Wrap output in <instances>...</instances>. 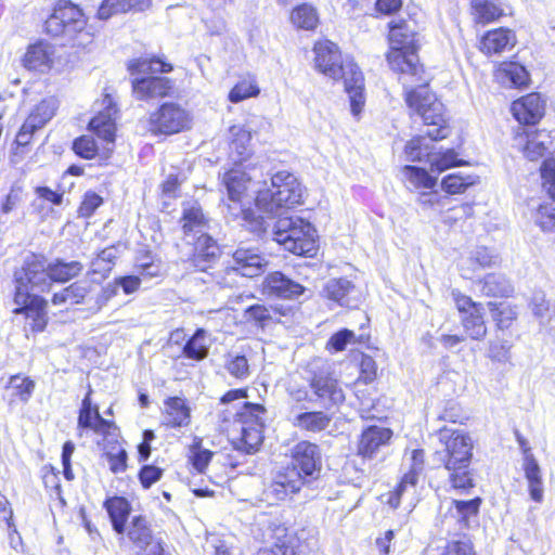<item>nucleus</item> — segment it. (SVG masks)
I'll return each mask as SVG.
<instances>
[{
	"instance_id": "f257e3e1",
	"label": "nucleus",
	"mask_w": 555,
	"mask_h": 555,
	"mask_svg": "<svg viewBox=\"0 0 555 555\" xmlns=\"http://www.w3.org/2000/svg\"><path fill=\"white\" fill-rule=\"evenodd\" d=\"M416 51L390 48L387 61L392 70L404 76L415 77V81L421 82L416 88L405 90V102L422 118L425 125L436 127L427 131L430 141L442 140L450 134L444 118V105L437 99L436 94L429 91L426 80L421 77L423 68L418 64Z\"/></svg>"
},
{
	"instance_id": "f03ea898",
	"label": "nucleus",
	"mask_w": 555,
	"mask_h": 555,
	"mask_svg": "<svg viewBox=\"0 0 555 555\" xmlns=\"http://www.w3.org/2000/svg\"><path fill=\"white\" fill-rule=\"evenodd\" d=\"M15 293L13 312L23 313L31 319V328L42 332L48 323L47 300L36 293L50 292L52 278L49 267L37 256L31 255L24 261L23 267L14 273Z\"/></svg>"
},
{
	"instance_id": "7ed1b4c3",
	"label": "nucleus",
	"mask_w": 555,
	"mask_h": 555,
	"mask_svg": "<svg viewBox=\"0 0 555 555\" xmlns=\"http://www.w3.org/2000/svg\"><path fill=\"white\" fill-rule=\"evenodd\" d=\"M248 230L260 237H271L285 250L298 256L312 257L318 250L315 229L299 217L259 215L250 221Z\"/></svg>"
},
{
	"instance_id": "20e7f679",
	"label": "nucleus",
	"mask_w": 555,
	"mask_h": 555,
	"mask_svg": "<svg viewBox=\"0 0 555 555\" xmlns=\"http://www.w3.org/2000/svg\"><path fill=\"white\" fill-rule=\"evenodd\" d=\"M314 64L319 72L332 79H344L345 90L349 95L351 113L359 116L365 99L363 94L364 78L357 64L344 61L337 44L332 41H319L314 44Z\"/></svg>"
},
{
	"instance_id": "39448f33",
	"label": "nucleus",
	"mask_w": 555,
	"mask_h": 555,
	"mask_svg": "<svg viewBox=\"0 0 555 555\" xmlns=\"http://www.w3.org/2000/svg\"><path fill=\"white\" fill-rule=\"evenodd\" d=\"M442 448L435 452L436 460L449 472V481L456 490L474 487L469 465L473 457V440L461 430L442 428L438 433Z\"/></svg>"
},
{
	"instance_id": "423d86ee",
	"label": "nucleus",
	"mask_w": 555,
	"mask_h": 555,
	"mask_svg": "<svg viewBox=\"0 0 555 555\" xmlns=\"http://www.w3.org/2000/svg\"><path fill=\"white\" fill-rule=\"evenodd\" d=\"M258 210L267 217L280 216L282 209H291L302 203V186L289 171H278L271 177V188L257 191Z\"/></svg>"
},
{
	"instance_id": "0eeeda50",
	"label": "nucleus",
	"mask_w": 555,
	"mask_h": 555,
	"mask_svg": "<svg viewBox=\"0 0 555 555\" xmlns=\"http://www.w3.org/2000/svg\"><path fill=\"white\" fill-rule=\"evenodd\" d=\"M130 74H151V76L134 78L132 90L138 100H152L169 96L175 83L170 78L153 76L157 73H170L172 65L158 57H139L128 64Z\"/></svg>"
},
{
	"instance_id": "6e6552de",
	"label": "nucleus",
	"mask_w": 555,
	"mask_h": 555,
	"mask_svg": "<svg viewBox=\"0 0 555 555\" xmlns=\"http://www.w3.org/2000/svg\"><path fill=\"white\" fill-rule=\"evenodd\" d=\"M86 25L87 20L81 9L69 1L61 0L46 21V30L53 37L64 38V44L85 47L91 42Z\"/></svg>"
},
{
	"instance_id": "1a4fd4ad",
	"label": "nucleus",
	"mask_w": 555,
	"mask_h": 555,
	"mask_svg": "<svg viewBox=\"0 0 555 555\" xmlns=\"http://www.w3.org/2000/svg\"><path fill=\"white\" fill-rule=\"evenodd\" d=\"M222 183L228 196V202H223L224 215L233 220L242 218L245 222L244 225L249 229L250 221L258 217L253 210L245 208V205L249 204L251 199V193H254L255 182L253 178L237 167L224 173Z\"/></svg>"
},
{
	"instance_id": "9d476101",
	"label": "nucleus",
	"mask_w": 555,
	"mask_h": 555,
	"mask_svg": "<svg viewBox=\"0 0 555 555\" xmlns=\"http://www.w3.org/2000/svg\"><path fill=\"white\" fill-rule=\"evenodd\" d=\"M266 408L262 404L243 402L235 414V425L241 437L234 441L235 448L248 454L258 451L263 441Z\"/></svg>"
},
{
	"instance_id": "9b49d317",
	"label": "nucleus",
	"mask_w": 555,
	"mask_h": 555,
	"mask_svg": "<svg viewBox=\"0 0 555 555\" xmlns=\"http://www.w3.org/2000/svg\"><path fill=\"white\" fill-rule=\"evenodd\" d=\"M191 120V115L184 107L167 102L150 115L149 129L154 134L171 135L189 129Z\"/></svg>"
},
{
	"instance_id": "f8f14e48",
	"label": "nucleus",
	"mask_w": 555,
	"mask_h": 555,
	"mask_svg": "<svg viewBox=\"0 0 555 555\" xmlns=\"http://www.w3.org/2000/svg\"><path fill=\"white\" fill-rule=\"evenodd\" d=\"M309 386L313 393V402L319 403L325 410L341 404L345 401V393L338 380L328 372L314 373Z\"/></svg>"
},
{
	"instance_id": "ddd939ff",
	"label": "nucleus",
	"mask_w": 555,
	"mask_h": 555,
	"mask_svg": "<svg viewBox=\"0 0 555 555\" xmlns=\"http://www.w3.org/2000/svg\"><path fill=\"white\" fill-rule=\"evenodd\" d=\"M288 467L300 472L306 483L315 479L322 467L319 446L306 440L296 443L292 449V464Z\"/></svg>"
},
{
	"instance_id": "4468645a",
	"label": "nucleus",
	"mask_w": 555,
	"mask_h": 555,
	"mask_svg": "<svg viewBox=\"0 0 555 555\" xmlns=\"http://www.w3.org/2000/svg\"><path fill=\"white\" fill-rule=\"evenodd\" d=\"M269 266L268 259L254 248H237L233 254L230 275L255 278L262 274Z\"/></svg>"
},
{
	"instance_id": "2eb2a0df",
	"label": "nucleus",
	"mask_w": 555,
	"mask_h": 555,
	"mask_svg": "<svg viewBox=\"0 0 555 555\" xmlns=\"http://www.w3.org/2000/svg\"><path fill=\"white\" fill-rule=\"evenodd\" d=\"M392 437V430L376 425L362 430L358 441L357 452L364 460H373L386 448Z\"/></svg>"
},
{
	"instance_id": "dca6fc26",
	"label": "nucleus",
	"mask_w": 555,
	"mask_h": 555,
	"mask_svg": "<svg viewBox=\"0 0 555 555\" xmlns=\"http://www.w3.org/2000/svg\"><path fill=\"white\" fill-rule=\"evenodd\" d=\"M515 140L521 146L525 157L531 162L544 157L553 143L546 130L524 131Z\"/></svg>"
},
{
	"instance_id": "f3484780",
	"label": "nucleus",
	"mask_w": 555,
	"mask_h": 555,
	"mask_svg": "<svg viewBox=\"0 0 555 555\" xmlns=\"http://www.w3.org/2000/svg\"><path fill=\"white\" fill-rule=\"evenodd\" d=\"M323 293L328 300L340 307L354 308L360 301V294L354 284L344 278L328 280Z\"/></svg>"
},
{
	"instance_id": "a211bd4d",
	"label": "nucleus",
	"mask_w": 555,
	"mask_h": 555,
	"mask_svg": "<svg viewBox=\"0 0 555 555\" xmlns=\"http://www.w3.org/2000/svg\"><path fill=\"white\" fill-rule=\"evenodd\" d=\"M511 111L520 124L534 125L544 114V102L539 93H530L514 101Z\"/></svg>"
},
{
	"instance_id": "6ab92c4d",
	"label": "nucleus",
	"mask_w": 555,
	"mask_h": 555,
	"mask_svg": "<svg viewBox=\"0 0 555 555\" xmlns=\"http://www.w3.org/2000/svg\"><path fill=\"white\" fill-rule=\"evenodd\" d=\"M35 390V382L21 374L9 377L3 389V400L9 406H14L18 402L27 403Z\"/></svg>"
},
{
	"instance_id": "aec40b11",
	"label": "nucleus",
	"mask_w": 555,
	"mask_h": 555,
	"mask_svg": "<svg viewBox=\"0 0 555 555\" xmlns=\"http://www.w3.org/2000/svg\"><path fill=\"white\" fill-rule=\"evenodd\" d=\"M219 255L220 248L217 242L207 234H201L194 242L192 264L196 270L206 272Z\"/></svg>"
},
{
	"instance_id": "412c9836",
	"label": "nucleus",
	"mask_w": 555,
	"mask_h": 555,
	"mask_svg": "<svg viewBox=\"0 0 555 555\" xmlns=\"http://www.w3.org/2000/svg\"><path fill=\"white\" fill-rule=\"evenodd\" d=\"M264 288L270 295L283 299H296L307 291L299 283L286 278L281 272H273L264 280Z\"/></svg>"
},
{
	"instance_id": "4be33fe9",
	"label": "nucleus",
	"mask_w": 555,
	"mask_h": 555,
	"mask_svg": "<svg viewBox=\"0 0 555 555\" xmlns=\"http://www.w3.org/2000/svg\"><path fill=\"white\" fill-rule=\"evenodd\" d=\"M104 103H106L105 111L100 112L90 120L89 128L107 143H114L116 130L115 114L117 111L108 95L105 96Z\"/></svg>"
},
{
	"instance_id": "5701e85b",
	"label": "nucleus",
	"mask_w": 555,
	"mask_h": 555,
	"mask_svg": "<svg viewBox=\"0 0 555 555\" xmlns=\"http://www.w3.org/2000/svg\"><path fill=\"white\" fill-rule=\"evenodd\" d=\"M516 42L515 35L507 28H498L485 34L480 42V50L488 55L499 54L513 48Z\"/></svg>"
},
{
	"instance_id": "b1692460",
	"label": "nucleus",
	"mask_w": 555,
	"mask_h": 555,
	"mask_svg": "<svg viewBox=\"0 0 555 555\" xmlns=\"http://www.w3.org/2000/svg\"><path fill=\"white\" fill-rule=\"evenodd\" d=\"M251 121L247 125H234L230 128V151L235 163H241L250 155Z\"/></svg>"
},
{
	"instance_id": "393cba45",
	"label": "nucleus",
	"mask_w": 555,
	"mask_h": 555,
	"mask_svg": "<svg viewBox=\"0 0 555 555\" xmlns=\"http://www.w3.org/2000/svg\"><path fill=\"white\" fill-rule=\"evenodd\" d=\"M315 546V530L302 528L298 530L294 537L279 544L276 547L282 555H300L313 550Z\"/></svg>"
},
{
	"instance_id": "a878e982",
	"label": "nucleus",
	"mask_w": 555,
	"mask_h": 555,
	"mask_svg": "<svg viewBox=\"0 0 555 555\" xmlns=\"http://www.w3.org/2000/svg\"><path fill=\"white\" fill-rule=\"evenodd\" d=\"M257 524L263 531V540L268 542L271 541L274 546L284 543L292 538L287 532V527L278 515H260L257 519Z\"/></svg>"
},
{
	"instance_id": "bb28decb",
	"label": "nucleus",
	"mask_w": 555,
	"mask_h": 555,
	"mask_svg": "<svg viewBox=\"0 0 555 555\" xmlns=\"http://www.w3.org/2000/svg\"><path fill=\"white\" fill-rule=\"evenodd\" d=\"M91 292V284L88 281H77L70 285L53 293L51 302L54 306L79 305Z\"/></svg>"
},
{
	"instance_id": "cd10ccee",
	"label": "nucleus",
	"mask_w": 555,
	"mask_h": 555,
	"mask_svg": "<svg viewBox=\"0 0 555 555\" xmlns=\"http://www.w3.org/2000/svg\"><path fill=\"white\" fill-rule=\"evenodd\" d=\"M151 0H103L99 10L100 20H108L113 15L129 11H143L149 8Z\"/></svg>"
},
{
	"instance_id": "c85d7f7f",
	"label": "nucleus",
	"mask_w": 555,
	"mask_h": 555,
	"mask_svg": "<svg viewBox=\"0 0 555 555\" xmlns=\"http://www.w3.org/2000/svg\"><path fill=\"white\" fill-rule=\"evenodd\" d=\"M332 422V415L323 411H306L295 415L293 425L301 430L320 433Z\"/></svg>"
},
{
	"instance_id": "c756f323",
	"label": "nucleus",
	"mask_w": 555,
	"mask_h": 555,
	"mask_svg": "<svg viewBox=\"0 0 555 555\" xmlns=\"http://www.w3.org/2000/svg\"><path fill=\"white\" fill-rule=\"evenodd\" d=\"M389 27L390 48L417 50L416 34L406 22H391Z\"/></svg>"
},
{
	"instance_id": "7c9ffc66",
	"label": "nucleus",
	"mask_w": 555,
	"mask_h": 555,
	"mask_svg": "<svg viewBox=\"0 0 555 555\" xmlns=\"http://www.w3.org/2000/svg\"><path fill=\"white\" fill-rule=\"evenodd\" d=\"M209 348L210 344L207 338V332L204 328H197L185 341L182 348V356L186 359L199 362L207 358Z\"/></svg>"
},
{
	"instance_id": "2f4dec72",
	"label": "nucleus",
	"mask_w": 555,
	"mask_h": 555,
	"mask_svg": "<svg viewBox=\"0 0 555 555\" xmlns=\"http://www.w3.org/2000/svg\"><path fill=\"white\" fill-rule=\"evenodd\" d=\"M190 418V409L183 399L173 397L166 401L165 425L172 428L186 426Z\"/></svg>"
},
{
	"instance_id": "473e14b6",
	"label": "nucleus",
	"mask_w": 555,
	"mask_h": 555,
	"mask_svg": "<svg viewBox=\"0 0 555 555\" xmlns=\"http://www.w3.org/2000/svg\"><path fill=\"white\" fill-rule=\"evenodd\" d=\"M127 537L139 550H145L152 542L153 535L149 521L143 516H133L125 530Z\"/></svg>"
},
{
	"instance_id": "72a5a7b5",
	"label": "nucleus",
	"mask_w": 555,
	"mask_h": 555,
	"mask_svg": "<svg viewBox=\"0 0 555 555\" xmlns=\"http://www.w3.org/2000/svg\"><path fill=\"white\" fill-rule=\"evenodd\" d=\"M104 506L111 518L113 529L117 533L122 534L126 530L125 524L130 513V505L128 501L124 498L114 496L107 499Z\"/></svg>"
},
{
	"instance_id": "f704fd0d",
	"label": "nucleus",
	"mask_w": 555,
	"mask_h": 555,
	"mask_svg": "<svg viewBox=\"0 0 555 555\" xmlns=\"http://www.w3.org/2000/svg\"><path fill=\"white\" fill-rule=\"evenodd\" d=\"M59 103L55 98L43 99L26 118V128H42L55 115Z\"/></svg>"
},
{
	"instance_id": "c9c22d12",
	"label": "nucleus",
	"mask_w": 555,
	"mask_h": 555,
	"mask_svg": "<svg viewBox=\"0 0 555 555\" xmlns=\"http://www.w3.org/2000/svg\"><path fill=\"white\" fill-rule=\"evenodd\" d=\"M24 66L28 69L44 70L52 63V53L49 44L39 42L28 48L23 60Z\"/></svg>"
},
{
	"instance_id": "e433bc0d",
	"label": "nucleus",
	"mask_w": 555,
	"mask_h": 555,
	"mask_svg": "<svg viewBox=\"0 0 555 555\" xmlns=\"http://www.w3.org/2000/svg\"><path fill=\"white\" fill-rule=\"evenodd\" d=\"M182 229L186 236L206 234L204 232L206 228V219L202 211V208L196 204H190L184 207L183 215L181 218Z\"/></svg>"
},
{
	"instance_id": "4c0bfd02",
	"label": "nucleus",
	"mask_w": 555,
	"mask_h": 555,
	"mask_svg": "<svg viewBox=\"0 0 555 555\" xmlns=\"http://www.w3.org/2000/svg\"><path fill=\"white\" fill-rule=\"evenodd\" d=\"M78 428L91 429L98 435L107 436L111 434V429H116V425L114 422L103 418L99 411L80 410Z\"/></svg>"
},
{
	"instance_id": "58836bf2",
	"label": "nucleus",
	"mask_w": 555,
	"mask_h": 555,
	"mask_svg": "<svg viewBox=\"0 0 555 555\" xmlns=\"http://www.w3.org/2000/svg\"><path fill=\"white\" fill-rule=\"evenodd\" d=\"M485 309H477L468 314L461 315V324L466 336L474 340H481L487 335V325L483 319Z\"/></svg>"
},
{
	"instance_id": "ea45409f",
	"label": "nucleus",
	"mask_w": 555,
	"mask_h": 555,
	"mask_svg": "<svg viewBox=\"0 0 555 555\" xmlns=\"http://www.w3.org/2000/svg\"><path fill=\"white\" fill-rule=\"evenodd\" d=\"M531 309L542 326L555 331V307L546 300L544 293L538 292L531 300Z\"/></svg>"
},
{
	"instance_id": "a19ab883",
	"label": "nucleus",
	"mask_w": 555,
	"mask_h": 555,
	"mask_svg": "<svg viewBox=\"0 0 555 555\" xmlns=\"http://www.w3.org/2000/svg\"><path fill=\"white\" fill-rule=\"evenodd\" d=\"M481 283V292L486 296L508 297L514 291L511 282L501 273L487 274Z\"/></svg>"
},
{
	"instance_id": "79ce46f5",
	"label": "nucleus",
	"mask_w": 555,
	"mask_h": 555,
	"mask_svg": "<svg viewBox=\"0 0 555 555\" xmlns=\"http://www.w3.org/2000/svg\"><path fill=\"white\" fill-rule=\"evenodd\" d=\"M52 282H67L78 276L83 270V264L79 261H64L56 259L48 264Z\"/></svg>"
},
{
	"instance_id": "37998d69",
	"label": "nucleus",
	"mask_w": 555,
	"mask_h": 555,
	"mask_svg": "<svg viewBox=\"0 0 555 555\" xmlns=\"http://www.w3.org/2000/svg\"><path fill=\"white\" fill-rule=\"evenodd\" d=\"M525 475L528 480L531 499L535 502H541L543 500L541 470L532 455L526 456Z\"/></svg>"
},
{
	"instance_id": "c03bdc74",
	"label": "nucleus",
	"mask_w": 555,
	"mask_h": 555,
	"mask_svg": "<svg viewBox=\"0 0 555 555\" xmlns=\"http://www.w3.org/2000/svg\"><path fill=\"white\" fill-rule=\"evenodd\" d=\"M291 22L298 29L313 30L319 24V15L311 4L302 3L293 9Z\"/></svg>"
},
{
	"instance_id": "a18cd8bd",
	"label": "nucleus",
	"mask_w": 555,
	"mask_h": 555,
	"mask_svg": "<svg viewBox=\"0 0 555 555\" xmlns=\"http://www.w3.org/2000/svg\"><path fill=\"white\" fill-rule=\"evenodd\" d=\"M274 478L285 490L287 498L300 491L305 482V476L295 468L283 467L273 474Z\"/></svg>"
},
{
	"instance_id": "49530a36",
	"label": "nucleus",
	"mask_w": 555,
	"mask_h": 555,
	"mask_svg": "<svg viewBox=\"0 0 555 555\" xmlns=\"http://www.w3.org/2000/svg\"><path fill=\"white\" fill-rule=\"evenodd\" d=\"M403 175L410 189H433L437 183V178L421 167L408 165L403 168Z\"/></svg>"
},
{
	"instance_id": "de8ad7c7",
	"label": "nucleus",
	"mask_w": 555,
	"mask_h": 555,
	"mask_svg": "<svg viewBox=\"0 0 555 555\" xmlns=\"http://www.w3.org/2000/svg\"><path fill=\"white\" fill-rule=\"evenodd\" d=\"M499 77L503 82H509L513 87H524L529 81L527 69L518 63H503L499 69Z\"/></svg>"
},
{
	"instance_id": "09e8293b",
	"label": "nucleus",
	"mask_w": 555,
	"mask_h": 555,
	"mask_svg": "<svg viewBox=\"0 0 555 555\" xmlns=\"http://www.w3.org/2000/svg\"><path fill=\"white\" fill-rule=\"evenodd\" d=\"M406 159L410 162H422L426 159L429 163V156L433 155V145H430L423 135L411 139L404 149Z\"/></svg>"
},
{
	"instance_id": "8fccbe9b",
	"label": "nucleus",
	"mask_w": 555,
	"mask_h": 555,
	"mask_svg": "<svg viewBox=\"0 0 555 555\" xmlns=\"http://www.w3.org/2000/svg\"><path fill=\"white\" fill-rule=\"evenodd\" d=\"M489 310L499 330H507L517 318V311L506 302H489Z\"/></svg>"
},
{
	"instance_id": "3c124183",
	"label": "nucleus",
	"mask_w": 555,
	"mask_h": 555,
	"mask_svg": "<svg viewBox=\"0 0 555 555\" xmlns=\"http://www.w3.org/2000/svg\"><path fill=\"white\" fill-rule=\"evenodd\" d=\"M472 7L478 23H491L503 15V10L489 0H473Z\"/></svg>"
},
{
	"instance_id": "603ef678",
	"label": "nucleus",
	"mask_w": 555,
	"mask_h": 555,
	"mask_svg": "<svg viewBox=\"0 0 555 555\" xmlns=\"http://www.w3.org/2000/svg\"><path fill=\"white\" fill-rule=\"evenodd\" d=\"M116 258L117 249L114 246L102 249L98 254L96 258L91 261L90 273L105 276L112 270V266Z\"/></svg>"
},
{
	"instance_id": "864d4df0",
	"label": "nucleus",
	"mask_w": 555,
	"mask_h": 555,
	"mask_svg": "<svg viewBox=\"0 0 555 555\" xmlns=\"http://www.w3.org/2000/svg\"><path fill=\"white\" fill-rule=\"evenodd\" d=\"M462 164L463 162L457 159V154L453 149H448L444 152L439 153L433 152V155L429 156L430 169L438 173Z\"/></svg>"
},
{
	"instance_id": "5fc2aeb1",
	"label": "nucleus",
	"mask_w": 555,
	"mask_h": 555,
	"mask_svg": "<svg viewBox=\"0 0 555 555\" xmlns=\"http://www.w3.org/2000/svg\"><path fill=\"white\" fill-rule=\"evenodd\" d=\"M477 182V177L452 173L446 176L441 181V188L449 194H461L470 185Z\"/></svg>"
},
{
	"instance_id": "6e6d98bb",
	"label": "nucleus",
	"mask_w": 555,
	"mask_h": 555,
	"mask_svg": "<svg viewBox=\"0 0 555 555\" xmlns=\"http://www.w3.org/2000/svg\"><path fill=\"white\" fill-rule=\"evenodd\" d=\"M513 344L507 339L489 341L488 357L491 361L501 364L508 363L512 359Z\"/></svg>"
},
{
	"instance_id": "4d7b16f0",
	"label": "nucleus",
	"mask_w": 555,
	"mask_h": 555,
	"mask_svg": "<svg viewBox=\"0 0 555 555\" xmlns=\"http://www.w3.org/2000/svg\"><path fill=\"white\" fill-rule=\"evenodd\" d=\"M212 455L211 451L202 448V440L199 438L194 439L190 448V461L198 473H204Z\"/></svg>"
},
{
	"instance_id": "13d9d810",
	"label": "nucleus",
	"mask_w": 555,
	"mask_h": 555,
	"mask_svg": "<svg viewBox=\"0 0 555 555\" xmlns=\"http://www.w3.org/2000/svg\"><path fill=\"white\" fill-rule=\"evenodd\" d=\"M225 369L230 375L238 379L249 376V365L245 356L230 353L225 361Z\"/></svg>"
},
{
	"instance_id": "bf43d9fd",
	"label": "nucleus",
	"mask_w": 555,
	"mask_h": 555,
	"mask_svg": "<svg viewBox=\"0 0 555 555\" xmlns=\"http://www.w3.org/2000/svg\"><path fill=\"white\" fill-rule=\"evenodd\" d=\"M542 186L555 199V159L545 158L540 168Z\"/></svg>"
},
{
	"instance_id": "052dcab7",
	"label": "nucleus",
	"mask_w": 555,
	"mask_h": 555,
	"mask_svg": "<svg viewBox=\"0 0 555 555\" xmlns=\"http://www.w3.org/2000/svg\"><path fill=\"white\" fill-rule=\"evenodd\" d=\"M259 88L250 81H241L236 83L229 93V100L232 103H238L247 98L259 94Z\"/></svg>"
},
{
	"instance_id": "680f3d73",
	"label": "nucleus",
	"mask_w": 555,
	"mask_h": 555,
	"mask_svg": "<svg viewBox=\"0 0 555 555\" xmlns=\"http://www.w3.org/2000/svg\"><path fill=\"white\" fill-rule=\"evenodd\" d=\"M73 150L78 156L92 159L96 155L98 146L92 137L82 135L74 141Z\"/></svg>"
},
{
	"instance_id": "e2e57ef3",
	"label": "nucleus",
	"mask_w": 555,
	"mask_h": 555,
	"mask_svg": "<svg viewBox=\"0 0 555 555\" xmlns=\"http://www.w3.org/2000/svg\"><path fill=\"white\" fill-rule=\"evenodd\" d=\"M535 222L543 231H555V206L541 205L535 215Z\"/></svg>"
},
{
	"instance_id": "0e129e2a",
	"label": "nucleus",
	"mask_w": 555,
	"mask_h": 555,
	"mask_svg": "<svg viewBox=\"0 0 555 555\" xmlns=\"http://www.w3.org/2000/svg\"><path fill=\"white\" fill-rule=\"evenodd\" d=\"M451 295L461 315L468 314L482 307L480 302L474 301L470 297L462 294L457 289H453Z\"/></svg>"
},
{
	"instance_id": "69168bd1",
	"label": "nucleus",
	"mask_w": 555,
	"mask_h": 555,
	"mask_svg": "<svg viewBox=\"0 0 555 555\" xmlns=\"http://www.w3.org/2000/svg\"><path fill=\"white\" fill-rule=\"evenodd\" d=\"M102 203L103 198L99 194L91 191L87 192L78 209L79 217L89 218Z\"/></svg>"
},
{
	"instance_id": "338daca9",
	"label": "nucleus",
	"mask_w": 555,
	"mask_h": 555,
	"mask_svg": "<svg viewBox=\"0 0 555 555\" xmlns=\"http://www.w3.org/2000/svg\"><path fill=\"white\" fill-rule=\"evenodd\" d=\"M480 503H481V500L479 498H475V499L467 500V501H463V500H454L453 501L454 507L463 520H467L470 516L477 515L478 511H479Z\"/></svg>"
},
{
	"instance_id": "774afa93",
	"label": "nucleus",
	"mask_w": 555,
	"mask_h": 555,
	"mask_svg": "<svg viewBox=\"0 0 555 555\" xmlns=\"http://www.w3.org/2000/svg\"><path fill=\"white\" fill-rule=\"evenodd\" d=\"M263 499L269 502L270 504H273L279 501H284L287 495L285 494V490L279 481L274 478L272 475L271 480L264 486L262 491Z\"/></svg>"
}]
</instances>
